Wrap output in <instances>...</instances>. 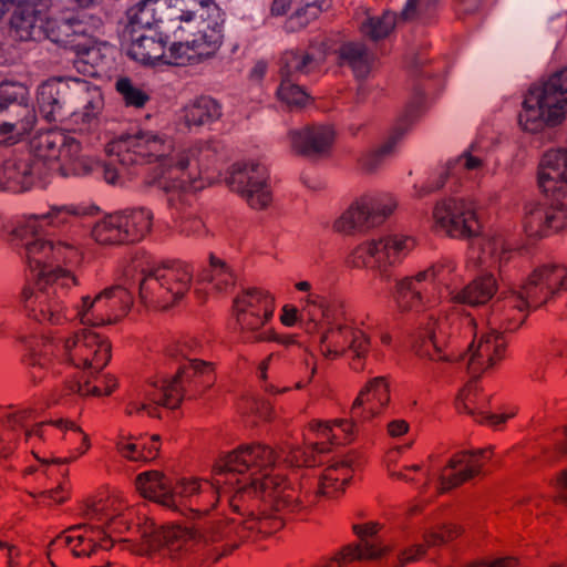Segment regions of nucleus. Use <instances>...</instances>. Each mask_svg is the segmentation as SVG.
Listing matches in <instances>:
<instances>
[{
  "label": "nucleus",
  "mask_w": 567,
  "mask_h": 567,
  "mask_svg": "<svg viewBox=\"0 0 567 567\" xmlns=\"http://www.w3.org/2000/svg\"><path fill=\"white\" fill-rule=\"evenodd\" d=\"M135 485L144 498L168 508L173 507L171 484L163 472L153 470L140 473L135 478Z\"/></svg>",
  "instance_id": "33"
},
{
  "label": "nucleus",
  "mask_w": 567,
  "mask_h": 567,
  "mask_svg": "<svg viewBox=\"0 0 567 567\" xmlns=\"http://www.w3.org/2000/svg\"><path fill=\"white\" fill-rule=\"evenodd\" d=\"M114 547V539L101 526L78 524L68 527L48 545V556L68 548L74 558H92Z\"/></svg>",
  "instance_id": "9"
},
{
  "label": "nucleus",
  "mask_w": 567,
  "mask_h": 567,
  "mask_svg": "<svg viewBox=\"0 0 567 567\" xmlns=\"http://www.w3.org/2000/svg\"><path fill=\"white\" fill-rule=\"evenodd\" d=\"M276 463L275 451L266 444L252 442L240 444L233 451L220 456L213 466L216 489H225L233 485L237 475L250 471L261 472Z\"/></svg>",
  "instance_id": "6"
},
{
  "label": "nucleus",
  "mask_w": 567,
  "mask_h": 567,
  "mask_svg": "<svg viewBox=\"0 0 567 567\" xmlns=\"http://www.w3.org/2000/svg\"><path fill=\"white\" fill-rule=\"evenodd\" d=\"M175 40L171 42L168 48V54L164 59L163 63L167 65H185V62L190 59L188 54L190 50V43L187 34L174 31Z\"/></svg>",
  "instance_id": "62"
},
{
  "label": "nucleus",
  "mask_w": 567,
  "mask_h": 567,
  "mask_svg": "<svg viewBox=\"0 0 567 567\" xmlns=\"http://www.w3.org/2000/svg\"><path fill=\"white\" fill-rule=\"evenodd\" d=\"M320 343L326 355L341 357L351 352V367L357 371L363 368L362 360L370 350L369 337L362 330L350 326L327 329L320 336Z\"/></svg>",
  "instance_id": "17"
},
{
  "label": "nucleus",
  "mask_w": 567,
  "mask_h": 567,
  "mask_svg": "<svg viewBox=\"0 0 567 567\" xmlns=\"http://www.w3.org/2000/svg\"><path fill=\"white\" fill-rule=\"evenodd\" d=\"M24 114L16 122H0V144L13 145L29 135L37 123L34 107L23 106Z\"/></svg>",
  "instance_id": "48"
},
{
  "label": "nucleus",
  "mask_w": 567,
  "mask_h": 567,
  "mask_svg": "<svg viewBox=\"0 0 567 567\" xmlns=\"http://www.w3.org/2000/svg\"><path fill=\"white\" fill-rule=\"evenodd\" d=\"M138 285L140 301L147 308L166 310L172 307L171 295L165 289L157 268L144 272Z\"/></svg>",
  "instance_id": "37"
},
{
  "label": "nucleus",
  "mask_w": 567,
  "mask_h": 567,
  "mask_svg": "<svg viewBox=\"0 0 567 567\" xmlns=\"http://www.w3.org/2000/svg\"><path fill=\"white\" fill-rule=\"evenodd\" d=\"M409 128L408 118H400L383 144L367 152L359 158L358 163L361 169L368 174L374 173L383 159L393 153L396 144L408 133Z\"/></svg>",
  "instance_id": "35"
},
{
  "label": "nucleus",
  "mask_w": 567,
  "mask_h": 567,
  "mask_svg": "<svg viewBox=\"0 0 567 567\" xmlns=\"http://www.w3.org/2000/svg\"><path fill=\"white\" fill-rule=\"evenodd\" d=\"M518 123L524 132L543 133L567 117V65L533 83L524 95Z\"/></svg>",
  "instance_id": "1"
},
{
  "label": "nucleus",
  "mask_w": 567,
  "mask_h": 567,
  "mask_svg": "<svg viewBox=\"0 0 567 567\" xmlns=\"http://www.w3.org/2000/svg\"><path fill=\"white\" fill-rule=\"evenodd\" d=\"M128 245L142 241L152 230L153 214L146 208L118 210Z\"/></svg>",
  "instance_id": "42"
},
{
  "label": "nucleus",
  "mask_w": 567,
  "mask_h": 567,
  "mask_svg": "<svg viewBox=\"0 0 567 567\" xmlns=\"http://www.w3.org/2000/svg\"><path fill=\"white\" fill-rule=\"evenodd\" d=\"M396 13L384 10L380 16H368L359 25L360 34L377 43L386 39L395 29Z\"/></svg>",
  "instance_id": "45"
},
{
  "label": "nucleus",
  "mask_w": 567,
  "mask_h": 567,
  "mask_svg": "<svg viewBox=\"0 0 567 567\" xmlns=\"http://www.w3.org/2000/svg\"><path fill=\"white\" fill-rule=\"evenodd\" d=\"M39 289V293L35 296L38 307L33 306L29 310V317L33 318L38 322L48 321L52 324L59 323L63 317V307L59 302H51L48 300L44 293L45 288Z\"/></svg>",
  "instance_id": "52"
},
{
  "label": "nucleus",
  "mask_w": 567,
  "mask_h": 567,
  "mask_svg": "<svg viewBox=\"0 0 567 567\" xmlns=\"http://www.w3.org/2000/svg\"><path fill=\"white\" fill-rule=\"evenodd\" d=\"M396 203L383 196L362 195L334 221L338 233L370 229L381 225L393 214Z\"/></svg>",
  "instance_id": "12"
},
{
  "label": "nucleus",
  "mask_w": 567,
  "mask_h": 567,
  "mask_svg": "<svg viewBox=\"0 0 567 567\" xmlns=\"http://www.w3.org/2000/svg\"><path fill=\"white\" fill-rule=\"evenodd\" d=\"M82 144L72 136L64 134V143L61 148V156L58 157L59 172L62 176H85L93 167L91 162L82 154Z\"/></svg>",
  "instance_id": "34"
},
{
  "label": "nucleus",
  "mask_w": 567,
  "mask_h": 567,
  "mask_svg": "<svg viewBox=\"0 0 567 567\" xmlns=\"http://www.w3.org/2000/svg\"><path fill=\"white\" fill-rule=\"evenodd\" d=\"M159 0H140L136 4L125 10L127 25L142 23L140 14L146 10L152 12L153 21L161 22V18H155V9L152 8ZM168 9L172 20L177 24L176 32L190 30V25L203 21L206 16L217 13L220 8L215 0H168Z\"/></svg>",
  "instance_id": "10"
},
{
  "label": "nucleus",
  "mask_w": 567,
  "mask_h": 567,
  "mask_svg": "<svg viewBox=\"0 0 567 567\" xmlns=\"http://www.w3.org/2000/svg\"><path fill=\"white\" fill-rule=\"evenodd\" d=\"M526 303L515 291H511L503 298L496 299L491 306L489 323L496 326L493 331L515 332L526 321L528 317Z\"/></svg>",
  "instance_id": "24"
},
{
  "label": "nucleus",
  "mask_w": 567,
  "mask_h": 567,
  "mask_svg": "<svg viewBox=\"0 0 567 567\" xmlns=\"http://www.w3.org/2000/svg\"><path fill=\"white\" fill-rule=\"evenodd\" d=\"M408 237L385 236L377 240L379 246V264L394 265L405 255Z\"/></svg>",
  "instance_id": "53"
},
{
  "label": "nucleus",
  "mask_w": 567,
  "mask_h": 567,
  "mask_svg": "<svg viewBox=\"0 0 567 567\" xmlns=\"http://www.w3.org/2000/svg\"><path fill=\"white\" fill-rule=\"evenodd\" d=\"M338 433L327 423L323 426L322 434L330 441V444L346 445L354 440V427L357 423L350 419H336L332 421Z\"/></svg>",
  "instance_id": "56"
},
{
  "label": "nucleus",
  "mask_w": 567,
  "mask_h": 567,
  "mask_svg": "<svg viewBox=\"0 0 567 567\" xmlns=\"http://www.w3.org/2000/svg\"><path fill=\"white\" fill-rule=\"evenodd\" d=\"M205 485L206 488H203L202 482L197 478H181L176 481V483L169 487V493H172L173 496V507H176V497L190 498L195 495L215 497V494L219 493V489L214 491V487H216L215 482L213 484L205 482Z\"/></svg>",
  "instance_id": "51"
},
{
  "label": "nucleus",
  "mask_w": 567,
  "mask_h": 567,
  "mask_svg": "<svg viewBox=\"0 0 567 567\" xmlns=\"http://www.w3.org/2000/svg\"><path fill=\"white\" fill-rule=\"evenodd\" d=\"M275 96L290 112L302 111L315 104V97L292 79H280Z\"/></svg>",
  "instance_id": "43"
},
{
  "label": "nucleus",
  "mask_w": 567,
  "mask_h": 567,
  "mask_svg": "<svg viewBox=\"0 0 567 567\" xmlns=\"http://www.w3.org/2000/svg\"><path fill=\"white\" fill-rule=\"evenodd\" d=\"M299 495V491L289 484L275 496L272 506L277 512L299 513L305 508Z\"/></svg>",
  "instance_id": "64"
},
{
  "label": "nucleus",
  "mask_w": 567,
  "mask_h": 567,
  "mask_svg": "<svg viewBox=\"0 0 567 567\" xmlns=\"http://www.w3.org/2000/svg\"><path fill=\"white\" fill-rule=\"evenodd\" d=\"M91 237L101 246H128L118 210L105 214L92 229Z\"/></svg>",
  "instance_id": "40"
},
{
  "label": "nucleus",
  "mask_w": 567,
  "mask_h": 567,
  "mask_svg": "<svg viewBox=\"0 0 567 567\" xmlns=\"http://www.w3.org/2000/svg\"><path fill=\"white\" fill-rule=\"evenodd\" d=\"M323 62L317 60L312 53L299 48L285 50L278 60V74L280 79L297 80L298 74H309Z\"/></svg>",
  "instance_id": "38"
},
{
  "label": "nucleus",
  "mask_w": 567,
  "mask_h": 567,
  "mask_svg": "<svg viewBox=\"0 0 567 567\" xmlns=\"http://www.w3.org/2000/svg\"><path fill=\"white\" fill-rule=\"evenodd\" d=\"M109 146L111 155L116 150V161L125 167L161 162L172 150V145L164 136L142 131L117 143L109 144Z\"/></svg>",
  "instance_id": "14"
},
{
  "label": "nucleus",
  "mask_w": 567,
  "mask_h": 567,
  "mask_svg": "<svg viewBox=\"0 0 567 567\" xmlns=\"http://www.w3.org/2000/svg\"><path fill=\"white\" fill-rule=\"evenodd\" d=\"M45 172L31 157H11L0 166V188L11 193H23L31 188L34 176L43 177Z\"/></svg>",
  "instance_id": "23"
},
{
  "label": "nucleus",
  "mask_w": 567,
  "mask_h": 567,
  "mask_svg": "<svg viewBox=\"0 0 567 567\" xmlns=\"http://www.w3.org/2000/svg\"><path fill=\"white\" fill-rule=\"evenodd\" d=\"M112 343L90 328L80 330L74 336L69 359L76 368L89 369L90 374L101 372L111 361Z\"/></svg>",
  "instance_id": "16"
},
{
  "label": "nucleus",
  "mask_w": 567,
  "mask_h": 567,
  "mask_svg": "<svg viewBox=\"0 0 567 567\" xmlns=\"http://www.w3.org/2000/svg\"><path fill=\"white\" fill-rule=\"evenodd\" d=\"M533 278H537L542 287L553 290V297L565 289L567 268L560 265H543L533 270Z\"/></svg>",
  "instance_id": "50"
},
{
  "label": "nucleus",
  "mask_w": 567,
  "mask_h": 567,
  "mask_svg": "<svg viewBox=\"0 0 567 567\" xmlns=\"http://www.w3.org/2000/svg\"><path fill=\"white\" fill-rule=\"evenodd\" d=\"M221 115L220 103L209 95H199L184 107V120L187 126L209 125L218 121Z\"/></svg>",
  "instance_id": "39"
},
{
  "label": "nucleus",
  "mask_w": 567,
  "mask_h": 567,
  "mask_svg": "<svg viewBox=\"0 0 567 567\" xmlns=\"http://www.w3.org/2000/svg\"><path fill=\"white\" fill-rule=\"evenodd\" d=\"M115 89L122 95L126 106L142 109L150 100V95L127 76L118 78Z\"/></svg>",
  "instance_id": "57"
},
{
  "label": "nucleus",
  "mask_w": 567,
  "mask_h": 567,
  "mask_svg": "<svg viewBox=\"0 0 567 567\" xmlns=\"http://www.w3.org/2000/svg\"><path fill=\"white\" fill-rule=\"evenodd\" d=\"M432 217L434 229L457 240L482 237L484 227L477 210L465 199L447 197L435 203Z\"/></svg>",
  "instance_id": "7"
},
{
  "label": "nucleus",
  "mask_w": 567,
  "mask_h": 567,
  "mask_svg": "<svg viewBox=\"0 0 567 567\" xmlns=\"http://www.w3.org/2000/svg\"><path fill=\"white\" fill-rule=\"evenodd\" d=\"M133 306L132 292L123 286H111L99 292L93 299L82 297L81 320L92 327L110 324L118 316L126 315Z\"/></svg>",
  "instance_id": "13"
},
{
  "label": "nucleus",
  "mask_w": 567,
  "mask_h": 567,
  "mask_svg": "<svg viewBox=\"0 0 567 567\" xmlns=\"http://www.w3.org/2000/svg\"><path fill=\"white\" fill-rule=\"evenodd\" d=\"M372 259L379 262V246L375 239L358 245L347 257L346 262L351 268L368 267Z\"/></svg>",
  "instance_id": "60"
},
{
  "label": "nucleus",
  "mask_w": 567,
  "mask_h": 567,
  "mask_svg": "<svg viewBox=\"0 0 567 567\" xmlns=\"http://www.w3.org/2000/svg\"><path fill=\"white\" fill-rule=\"evenodd\" d=\"M523 228L529 238L542 239L550 236L547 203H529L525 205Z\"/></svg>",
  "instance_id": "47"
},
{
  "label": "nucleus",
  "mask_w": 567,
  "mask_h": 567,
  "mask_svg": "<svg viewBox=\"0 0 567 567\" xmlns=\"http://www.w3.org/2000/svg\"><path fill=\"white\" fill-rule=\"evenodd\" d=\"M395 300L398 306L404 311L422 305L421 291L416 289L415 281L413 279L404 278L398 282Z\"/></svg>",
  "instance_id": "58"
},
{
  "label": "nucleus",
  "mask_w": 567,
  "mask_h": 567,
  "mask_svg": "<svg viewBox=\"0 0 567 567\" xmlns=\"http://www.w3.org/2000/svg\"><path fill=\"white\" fill-rule=\"evenodd\" d=\"M226 181L254 209H265L272 202L267 171L259 164L235 163Z\"/></svg>",
  "instance_id": "15"
},
{
  "label": "nucleus",
  "mask_w": 567,
  "mask_h": 567,
  "mask_svg": "<svg viewBox=\"0 0 567 567\" xmlns=\"http://www.w3.org/2000/svg\"><path fill=\"white\" fill-rule=\"evenodd\" d=\"M371 403L380 411L390 402V385L385 377H377L370 380L365 386L359 392L353 401V414L360 417L359 405L362 403Z\"/></svg>",
  "instance_id": "46"
},
{
  "label": "nucleus",
  "mask_w": 567,
  "mask_h": 567,
  "mask_svg": "<svg viewBox=\"0 0 567 567\" xmlns=\"http://www.w3.org/2000/svg\"><path fill=\"white\" fill-rule=\"evenodd\" d=\"M83 261V252L79 247L66 241H53L51 249V268L47 272V282L50 285L62 281V287L78 286V277L69 268L79 266Z\"/></svg>",
  "instance_id": "22"
},
{
  "label": "nucleus",
  "mask_w": 567,
  "mask_h": 567,
  "mask_svg": "<svg viewBox=\"0 0 567 567\" xmlns=\"http://www.w3.org/2000/svg\"><path fill=\"white\" fill-rule=\"evenodd\" d=\"M144 545L150 554L158 553L162 557L177 560V567H199V559L189 551L194 533L181 525H166L154 528L143 535Z\"/></svg>",
  "instance_id": "11"
},
{
  "label": "nucleus",
  "mask_w": 567,
  "mask_h": 567,
  "mask_svg": "<svg viewBox=\"0 0 567 567\" xmlns=\"http://www.w3.org/2000/svg\"><path fill=\"white\" fill-rule=\"evenodd\" d=\"M236 320L243 331L260 330L274 316L275 298L259 288H249L234 299Z\"/></svg>",
  "instance_id": "19"
},
{
  "label": "nucleus",
  "mask_w": 567,
  "mask_h": 567,
  "mask_svg": "<svg viewBox=\"0 0 567 567\" xmlns=\"http://www.w3.org/2000/svg\"><path fill=\"white\" fill-rule=\"evenodd\" d=\"M117 388L116 378H107L103 392L97 386H91V381L84 378V372L76 373L71 378H66L60 388L53 390L51 394L52 401L58 404L66 396L79 394L80 396H109Z\"/></svg>",
  "instance_id": "31"
},
{
  "label": "nucleus",
  "mask_w": 567,
  "mask_h": 567,
  "mask_svg": "<svg viewBox=\"0 0 567 567\" xmlns=\"http://www.w3.org/2000/svg\"><path fill=\"white\" fill-rule=\"evenodd\" d=\"M47 425L55 426L63 431H69L70 434H64L63 440L69 441L71 443H74L76 441H80L81 444L75 449V453H72L71 455L66 457H53V458H40L34 452V457L42 463L43 465H62V464H69L78 460L80 456L85 454L90 447V437L89 435L82 430L80 425H78L74 421L69 419H58V420H49L45 421Z\"/></svg>",
  "instance_id": "32"
},
{
  "label": "nucleus",
  "mask_w": 567,
  "mask_h": 567,
  "mask_svg": "<svg viewBox=\"0 0 567 567\" xmlns=\"http://www.w3.org/2000/svg\"><path fill=\"white\" fill-rule=\"evenodd\" d=\"M231 486H234L235 492L229 498V505L234 512L245 514L248 509L245 503L249 499L258 498L257 481L241 484V480L236 478Z\"/></svg>",
  "instance_id": "59"
},
{
  "label": "nucleus",
  "mask_w": 567,
  "mask_h": 567,
  "mask_svg": "<svg viewBox=\"0 0 567 567\" xmlns=\"http://www.w3.org/2000/svg\"><path fill=\"white\" fill-rule=\"evenodd\" d=\"M331 40L324 39L318 44L321 53L320 62H326L329 54L337 55L338 66H348L357 81H365L378 61L375 52L362 41H343L338 49L332 50Z\"/></svg>",
  "instance_id": "18"
},
{
  "label": "nucleus",
  "mask_w": 567,
  "mask_h": 567,
  "mask_svg": "<svg viewBox=\"0 0 567 567\" xmlns=\"http://www.w3.org/2000/svg\"><path fill=\"white\" fill-rule=\"evenodd\" d=\"M330 450L326 447V443H316L311 446H298L291 449L286 457L285 463L290 467H316L323 464L322 455Z\"/></svg>",
  "instance_id": "49"
},
{
  "label": "nucleus",
  "mask_w": 567,
  "mask_h": 567,
  "mask_svg": "<svg viewBox=\"0 0 567 567\" xmlns=\"http://www.w3.org/2000/svg\"><path fill=\"white\" fill-rule=\"evenodd\" d=\"M161 280L171 295V302L174 306L189 290L193 280V270L186 264L173 261L156 267Z\"/></svg>",
  "instance_id": "30"
},
{
  "label": "nucleus",
  "mask_w": 567,
  "mask_h": 567,
  "mask_svg": "<svg viewBox=\"0 0 567 567\" xmlns=\"http://www.w3.org/2000/svg\"><path fill=\"white\" fill-rule=\"evenodd\" d=\"M353 458L349 455L336 460L331 462L323 471L320 477L319 492L322 494H328L326 491L329 487H333L334 489L338 485L342 486L348 483V474H344L342 477L334 475L339 470H348L352 466Z\"/></svg>",
  "instance_id": "55"
},
{
  "label": "nucleus",
  "mask_w": 567,
  "mask_h": 567,
  "mask_svg": "<svg viewBox=\"0 0 567 567\" xmlns=\"http://www.w3.org/2000/svg\"><path fill=\"white\" fill-rule=\"evenodd\" d=\"M332 0H302L301 4L288 17L286 28L289 32H298L330 10Z\"/></svg>",
  "instance_id": "44"
},
{
  "label": "nucleus",
  "mask_w": 567,
  "mask_h": 567,
  "mask_svg": "<svg viewBox=\"0 0 567 567\" xmlns=\"http://www.w3.org/2000/svg\"><path fill=\"white\" fill-rule=\"evenodd\" d=\"M225 13L220 9L217 13L206 16L203 21L190 25V30H183L187 34L190 50L199 60H207L217 53L224 40Z\"/></svg>",
  "instance_id": "21"
},
{
  "label": "nucleus",
  "mask_w": 567,
  "mask_h": 567,
  "mask_svg": "<svg viewBox=\"0 0 567 567\" xmlns=\"http://www.w3.org/2000/svg\"><path fill=\"white\" fill-rule=\"evenodd\" d=\"M171 37L156 31L154 34H142L132 41L127 49V56L144 65H156L163 63L166 58V47Z\"/></svg>",
  "instance_id": "27"
},
{
  "label": "nucleus",
  "mask_w": 567,
  "mask_h": 567,
  "mask_svg": "<svg viewBox=\"0 0 567 567\" xmlns=\"http://www.w3.org/2000/svg\"><path fill=\"white\" fill-rule=\"evenodd\" d=\"M100 212L96 205L81 206L70 205L63 207H53L48 214L42 216H32L24 225H20L12 231V235L24 241L27 262L32 274L34 285L40 289L47 288V272L51 268L52 240L40 238L38 221L47 220L48 224L65 223V216H94Z\"/></svg>",
  "instance_id": "2"
},
{
  "label": "nucleus",
  "mask_w": 567,
  "mask_h": 567,
  "mask_svg": "<svg viewBox=\"0 0 567 567\" xmlns=\"http://www.w3.org/2000/svg\"><path fill=\"white\" fill-rule=\"evenodd\" d=\"M17 4L10 19L11 27L20 40H33L35 29H42L51 0H16Z\"/></svg>",
  "instance_id": "25"
},
{
  "label": "nucleus",
  "mask_w": 567,
  "mask_h": 567,
  "mask_svg": "<svg viewBox=\"0 0 567 567\" xmlns=\"http://www.w3.org/2000/svg\"><path fill=\"white\" fill-rule=\"evenodd\" d=\"M251 529L252 527L248 526L245 520L219 519L212 522L205 530L206 539L213 543L226 542L213 561L217 563L221 557L233 554L243 542L250 537Z\"/></svg>",
  "instance_id": "26"
},
{
  "label": "nucleus",
  "mask_w": 567,
  "mask_h": 567,
  "mask_svg": "<svg viewBox=\"0 0 567 567\" xmlns=\"http://www.w3.org/2000/svg\"><path fill=\"white\" fill-rule=\"evenodd\" d=\"M33 385L40 384L48 375L50 360L38 353L33 348L22 357Z\"/></svg>",
  "instance_id": "61"
},
{
  "label": "nucleus",
  "mask_w": 567,
  "mask_h": 567,
  "mask_svg": "<svg viewBox=\"0 0 567 567\" xmlns=\"http://www.w3.org/2000/svg\"><path fill=\"white\" fill-rule=\"evenodd\" d=\"M250 481H257L258 498H268L270 501H272L284 487L289 485L287 477L281 474H262L260 478H251Z\"/></svg>",
  "instance_id": "63"
},
{
  "label": "nucleus",
  "mask_w": 567,
  "mask_h": 567,
  "mask_svg": "<svg viewBox=\"0 0 567 567\" xmlns=\"http://www.w3.org/2000/svg\"><path fill=\"white\" fill-rule=\"evenodd\" d=\"M215 363L202 359H189L181 365L171 380L161 381L158 405L175 410L183 400L202 398L216 382Z\"/></svg>",
  "instance_id": "5"
},
{
  "label": "nucleus",
  "mask_w": 567,
  "mask_h": 567,
  "mask_svg": "<svg viewBox=\"0 0 567 567\" xmlns=\"http://www.w3.org/2000/svg\"><path fill=\"white\" fill-rule=\"evenodd\" d=\"M537 184L547 200L549 235L567 231V146L547 150L538 164Z\"/></svg>",
  "instance_id": "3"
},
{
  "label": "nucleus",
  "mask_w": 567,
  "mask_h": 567,
  "mask_svg": "<svg viewBox=\"0 0 567 567\" xmlns=\"http://www.w3.org/2000/svg\"><path fill=\"white\" fill-rule=\"evenodd\" d=\"M491 449L465 450L454 453L440 475L442 491H451L477 476L483 468V458H489Z\"/></svg>",
  "instance_id": "20"
},
{
  "label": "nucleus",
  "mask_w": 567,
  "mask_h": 567,
  "mask_svg": "<svg viewBox=\"0 0 567 567\" xmlns=\"http://www.w3.org/2000/svg\"><path fill=\"white\" fill-rule=\"evenodd\" d=\"M63 143L64 133L62 128L53 127L39 131L30 141L31 161L39 163V167L47 173V165L55 163L58 157L61 156Z\"/></svg>",
  "instance_id": "28"
},
{
  "label": "nucleus",
  "mask_w": 567,
  "mask_h": 567,
  "mask_svg": "<svg viewBox=\"0 0 567 567\" xmlns=\"http://www.w3.org/2000/svg\"><path fill=\"white\" fill-rule=\"evenodd\" d=\"M498 285L492 274H485L476 277L460 290L453 300L456 303L478 307L486 305L497 292Z\"/></svg>",
  "instance_id": "36"
},
{
  "label": "nucleus",
  "mask_w": 567,
  "mask_h": 567,
  "mask_svg": "<svg viewBox=\"0 0 567 567\" xmlns=\"http://www.w3.org/2000/svg\"><path fill=\"white\" fill-rule=\"evenodd\" d=\"M72 101L70 80L65 76H53L41 83L37 91V106L40 115L49 124L60 123L62 130L72 133H90L99 124L93 115L82 111H73L66 115L64 105Z\"/></svg>",
  "instance_id": "4"
},
{
  "label": "nucleus",
  "mask_w": 567,
  "mask_h": 567,
  "mask_svg": "<svg viewBox=\"0 0 567 567\" xmlns=\"http://www.w3.org/2000/svg\"><path fill=\"white\" fill-rule=\"evenodd\" d=\"M507 344L504 341L502 332L492 331L483 334L480 339L477 349L470 358L468 370L472 373H480L486 368H491L504 359Z\"/></svg>",
  "instance_id": "29"
},
{
  "label": "nucleus",
  "mask_w": 567,
  "mask_h": 567,
  "mask_svg": "<svg viewBox=\"0 0 567 567\" xmlns=\"http://www.w3.org/2000/svg\"><path fill=\"white\" fill-rule=\"evenodd\" d=\"M293 155L317 163L332 156L338 132L332 123L309 122L287 133Z\"/></svg>",
  "instance_id": "8"
},
{
  "label": "nucleus",
  "mask_w": 567,
  "mask_h": 567,
  "mask_svg": "<svg viewBox=\"0 0 567 567\" xmlns=\"http://www.w3.org/2000/svg\"><path fill=\"white\" fill-rule=\"evenodd\" d=\"M515 292L522 297L527 310H536L553 298V290L544 289L537 278H533V272L522 289Z\"/></svg>",
  "instance_id": "54"
},
{
  "label": "nucleus",
  "mask_w": 567,
  "mask_h": 567,
  "mask_svg": "<svg viewBox=\"0 0 567 567\" xmlns=\"http://www.w3.org/2000/svg\"><path fill=\"white\" fill-rule=\"evenodd\" d=\"M72 89V101L83 105L82 112L93 115L99 124V116L104 107V97L100 86L80 78H66Z\"/></svg>",
  "instance_id": "41"
}]
</instances>
